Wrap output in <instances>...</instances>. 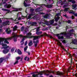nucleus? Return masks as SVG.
<instances>
[{
	"label": "nucleus",
	"mask_w": 77,
	"mask_h": 77,
	"mask_svg": "<svg viewBox=\"0 0 77 77\" xmlns=\"http://www.w3.org/2000/svg\"><path fill=\"white\" fill-rule=\"evenodd\" d=\"M12 36L8 38H7L5 39L3 38H0V45H2V47H3V48H2V49H3V48L6 49V48H8L9 47V46H7V45L6 44H3V42L5 40L4 43H6V44H9V42H8L7 41L8 40H11V39H12L13 38H15L17 36V33H15V32H13L12 34Z\"/></svg>",
	"instance_id": "f257e3e1"
},
{
	"label": "nucleus",
	"mask_w": 77,
	"mask_h": 77,
	"mask_svg": "<svg viewBox=\"0 0 77 77\" xmlns=\"http://www.w3.org/2000/svg\"><path fill=\"white\" fill-rule=\"evenodd\" d=\"M54 22V19H53L50 20V22L48 21H47L45 20H44V22L40 23V24H45L47 26H50V24H53Z\"/></svg>",
	"instance_id": "f03ea898"
},
{
	"label": "nucleus",
	"mask_w": 77,
	"mask_h": 77,
	"mask_svg": "<svg viewBox=\"0 0 77 77\" xmlns=\"http://www.w3.org/2000/svg\"><path fill=\"white\" fill-rule=\"evenodd\" d=\"M26 35L24 36L23 35H19V37L20 38H23L20 42H23L24 40H25V38H30V36H30L32 35V33L29 32L27 33Z\"/></svg>",
	"instance_id": "7ed1b4c3"
},
{
	"label": "nucleus",
	"mask_w": 77,
	"mask_h": 77,
	"mask_svg": "<svg viewBox=\"0 0 77 77\" xmlns=\"http://www.w3.org/2000/svg\"><path fill=\"white\" fill-rule=\"evenodd\" d=\"M72 32H74V30L71 29L69 31V32L67 33V35L66 36V38L67 39H69V38H71V37H70V36H71L72 34L71 33Z\"/></svg>",
	"instance_id": "20e7f679"
},
{
	"label": "nucleus",
	"mask_w": 77,
	"mask_h": 77,
	"mask_svg": "<svg viewBox=\"0 0 77 77\" xmlns=\"http://www.w3.org/2000/svg\"><path fill=\"white\" fill-rule=\"evenodd\" d=\"M39 30H40V29L39 28H37V29L36 30V34L37 35H41L42 33V31L39 32Z\"/></svg>",
	"instance_id": "39448f33"
},
{
	"label": "nucleus",
	"mask_w": 77,
	"mask_h": 77,
	"mask_svg": "<svg viewBox=\"0 0 77 77\" xmlns=\"http://www.w3.org/2000/svg\"><path fill=\"white\" fill-rule=\"evenodd\" d=\"M33 38V40L34 41V40H36V39H38L40 38V36H31L30 37V38Z\"/></svg>",
	"instance_id": "423d86ee"
},
{
	"label": "nucleus",
	"mask_w": 77,
	"mask_h": 77,
	"mask_svg": "<svg viewBox=\"0 0 77 77\" xmlns=\"http://www.w3.org/2000/svg\"><path fill=\"white\" fill-rule=\"evenodd\" d=\"M2 24L3 26L9 25V24H10V22H9V20H8L5 21V22H4L2 23Z\"/></svg>",
	"instance_id": "0eeeda50"
},
{
	"label": "nucleus",
	"mask_w": 77,
	"mask_h": 77,
	"mask_svg": "<svg viewBox=\"0 0 77 77\" xmlns=\"http://www.w3.org/2000/svg\"><path fill=\"white\" fill-rule=\"evenodd\" d=\"M33 43L34 44L35 47H37L38 46V43H39V40H36V42L34 41H33Z\"/></svg>",
	"instance_id": "6e6552de"
},
{
	"label": "nucleus",
	"mask_w": 77,
	"mask_h": 77,
	"mask_svg": "<svg viewBox=\"0 0 77 77\" xmlns=\"http://www.w3.org/2000/svg\"><path fill=\"white\" fill-rule=\"evenodd\" d=\"M4 7L5 8H10L11 7V5L10 4L8 5L7 4H6L5 5H4Z\"/></svg>",
	"instance_id": "1a4fd4ad"
},
{
	"label": "nucleus",
	"mask_w": 77,
	"mask_h": 77,
	"mask_svg": "<svg viewBox=\"0 0 77 77\" xmlns=\"http://www.w3.org/2000/svg\"><path fill=\"white\" fill-rule=\"evenodd\" d=\"M58 43H59V45L60 46L61 48L63 49V50H64L65 51H66V50L65 49V48L64 47H63V46L62 45V43L60 42H58Z\"/></svg>",
	"instance_id": "9d476101"
},
{
	"label": "nucleus",
	"mask_w": 77,
	"mask_h": 77,
	"mask_svg": "<svg viewBox=\"0 0 77 77\" xmlns=\"http://www.w3.org/2000/svg\"><path fill=\"white\" fill-rule=\"evenodd\" d=\"M77 44V39H75L72 41V42L71 43V44Z\"/></svg>",
	"instance_id": "9b49d317"
},
{
	"label": "nucleus",
	"mask_w": 77,
	"mask_h": 77,
	"mask_svg": "<svg viewBox=\"0 0 77 77\" xmlns=\"http://www.w3.org/2000/svg\"><path fill=\"white\" fill-rule=\"evenodd\" d=\"M18 29V26L17 25H15L13 28V30L14 32H15V30H17Z\"/></svg>",
	"instance_id": "f8f14e48"
},
{
	"label": "nucleus",
	"mask_w": 77,
	"mask_h": 77,
	"mask_svg": "<svg viewBox=\"0 0 77 77\" xmlns=\"http://www.w3.org/2000/svg\"><path fill=\"white\" fill-rule=\"evenodd\" d=\"M45 1L48 3H53L54 2L53 0H45Z\"/></svg>",
	"instance_id": "ddd939ff"
},
{
	"label": "nucleus",
	"mask_w": 77,
	"mask_h": 77,
	"mask_svg": "<svg viewBox=\"0 0 77 77\" xmlns=\"http://www.w3.org/2000/svg\"><path fill=\"white\" fill-rule=\"evenodd\" d=\"M10 30V29H7L5 31L7 32V34H10L11 32V31H9Z\"/></svg>",
	"instance_id": "4468645a"
},
{
	"label": "nucleus",
	"mask_w": 77,
	"mask_h": 77,
	"mask_svg": "<svg viewBox=\"0 0 77 77\" xmlns=\"http://www.w3.org/2000/svg\"><path fill=\"white\" fill-rule=\"evenodd\" d=\"M31 25L32 26H35L36 25V22H31Z\"/></svg>",
	"instance_id": "2eb2a0df"
},
{
	"label": "nucleus",
	"mask_w": 77,
	"mask_h": 77,
	"mask_svg": "<svg viewBox=\"0 0 77 77\" xmlns=\"http://www.w3.org/2000/svg\"><path fill=\"white\" fill-rule=\"evenodd\" d=\"M50 15H51V14H50L49 15L48 14H46L44 16V17L45 18H48V17H50V16H49Z\"/></svg>",
	"instance_id": "dca6fc26"
},
{
	"label": "nucleus",
	"mask_w": 77,
	"mask_h": 77,
	"mask_svg": "<svg viewBox=\"0 0 77 77\" xmlns=\"http://www.w3.org/2000/svg\"><path fill=\"white\" fill-rule=\"evenodd\" d=\"M9 49H5L3 50V52L5 54H6V53H7L9 52Z\"/></svg>",
	"instance_id": "f3484780"
},
{
	"label": "nucleus",
	"mask_w": 77,
	"mask_h": 77,
	"mask_svg": "<svg viewBox=\"0 0 77 77\" xmlns=\"http://www.w3.org/2000/svg\"><path fill=\"white\" fill-rule=\"evenodd\" d=\"M5 60V59L4 58H0V63H2Z\"/></svg>",
	"instance_id": "a211bd4d"
},
{
	"label": "nucleus",
	"mask_w": 77,
	"mask_h": 77,
	"mask_svg": "<svg viewBox=\"0 0 77 77\" xmlns=\"http://www.w3.org/2000/svg\"><path fill=\"white\" fill-rule=\"evenodd\" d=\"M63 73L60 72H57V75H63Z\"/></svg>",
	"instance_id": "6ab92c4d"
},
{
	"label": "nucleus",
	"mask_w": 77,
	"mask_h": 77,
	"mask_svg": "<svg viewBox=\"0 0 77 77\" xmlns=\"http://www.w3.org/2000/svg\"><path fill=\"white\" fill-rule=\"evenodd\" d=\"M2 11H5L6 12H9V11H10V10H9L6 9L4 8H2Z\"/></svg>",
	"instance_id": "aec40b11"
},
{
	"label": "nucleus",
	"mask_w": 77,
	"mask_h": 77,
	"mask_svg": "<svg viewBox=\"0 0 77 77\" xmlns=\"http://www.w3.org/2000/svg\"><path fill=\"white\" fill-rule=\"evenodd\" d=\"M33 45V43L32 42V40H30L28 44L29 46H32Z\"/></svg>",
	"instance_id": "412c9836"
},
{
	"label": "nucleus",
	"mask_w": 77,
	"mask_h": 77,
	"mask_svg": "<svg viewBox=\"0 0 77 77\" xmlns=\"http://www.w3.org/2000/svg\"><path fill=\"white\" fill-rule=\"evenodd\" d=\"M72 7L73 9H75L76 7H77V5L76 4L72 5Z\"/></svg>",
	"instance_id": "4be33fe9"
},
{
	"label": "nucleus",
	"mask_w": 77,
	"mask_h": 77,
	"mask_svg": "<svg viewBox=\"0 0 77 77\" xmlns=\"http://www.w3.org/2000/svg\"><path fill=\"white\" fill-rule=\"evenodd\" d=\"M43 10H41L40 8H38L35 9V11L38 12H39V11H42Z\"/></svg>",
	"instance_id": "5701e85b"
},
{
	"label": "nucleus",
	"mask_w": 77,
	"mask_h": 77,
	"mask_svg": "<svg viewBox=\"0 0 77 77\" xmlns=\"http://www.w3.org/2000/svg\"><path fill=\"white\" fill-rule=\"evenodd\" d=\"M45 7L47 8H51L52 7V5H45Z\"/></svg>",
	"instance_id": "b1692460"
},
{
	"label": "nucleus",
	"mask_w": 77,
	"mask_h": 77,
	"mask_svg": "<svg viewBox=\"0 0 77 77\" xmlns=\"http://www.w3.org/2000/svg\"><path fill=\"white\" fill-rule=\"evenodd\" d=\"M64 37L63 36H58V39H63L64 38Z\"/></svg>",
	"instance_id": "393cba45"
},
{
	"label": "nucleus",
	"mask_w": 77,
	"mask_h": 77,
	"mask_svg": "<svg viewBox=\"0 0 77 77\" xmlns=\"http://www.w3.org/2000/svg\"><path fill=\"white\" fill-rule=\"evenodd\" d=\"M24 5L26 7H27V6H30V4H26V3H25V1L24 2Z\"/></svg>",
	"instance_id": "a878e982"
},
{
	"label": "nucleus",
	"mask_w": 77,
	"mask_h": 77,
	"mask_svg": "<svg viewBox=\"0 0 77 77\" xmlns=\"http://www.w3.org/2000/svg\"><path fill=\"white\" fill-rule=\"evenodd\" d=\"M17 53L19 54L20 55L22 54V52L20 50V49H18L17 50Z\"/></svg>",
	"instance_id": "bb28decb"
},
{
	"label": "nucleus",
	"mask_w": 77,
	"mask_h": 77,
	"mask_svg": "<svg viewBox=\"0 0 77 77\" xmlns=\"http://www.w3.org/2000/svg\"><path fill=\"white\" fill-rule=\"evenodd\" d=\"M21 9L19 8V9H17V8H14V11H18L19 10H20Z\"/></svg>",
	"instance_id": "cd10ccee"
},
{
	"label": "nucleus",
	"mask_w": 77,
	"mask_h": 77,
	"mask_svg": "<svg viewBox=\"0 0 77 77\" xmlns=\"http://www.w3.org/2000/svg\"><path fill=\"white\" fill-rule=\"evenodd\" d=\"M69 2H72V3H75V1L74 0H69Z\"/></svg>",
	"instance_id": "c85d7f7f"
},
{
	"label": "nucleus",
	"mask_w": 77,
	"mask_h": 77,
	"mask_svg": "<svg viewBox=\"0 0 77 77\" xmlns=\"http://www.w3.org/2000/svg\"><path fill=\"white\" fill-rule=\"evenodd\" d=\"M32 15H33V14H29V16L28 17V19H30L31 18V16H32Z\"/></svg>",
	"instance_id": "c756f323"
},
{
	"label": "nucleus",
	"mask_w": 77,
	"mask_h": 77,
	"mask_svg": "<svg viewBox=\"0 0 77 77\" xmlns=\"http://www.w3.org/2000/svg\"><path fill=\"white\" fill-rule=\"evenodd\" d=\"M59 18H60V17H57V18H55V21H56V22H57V20H58Z\"/></svg>",
	"instance_id": "7c9ffc66"
},
{
	"label": "nucleus",
	"mask_w": 77,
	"mask_h": 77,
	"mask_svg": "<svg viewBox=\"0 0 77 77\" xmlns=\"http://www.w3.org/2000/svg\"><path fill=\"white\" fill-rule=\"evenodd\" d=\"M66 2V0H62V1L61 2V3L63 4H64Z\"/></svg>",
	"instance_id": "2f4dec72"
},
{
	"label": "nucleus",
	"mask_w": 77,
	"mask_h": 77,
	"mask_svg": "<svg viewBox=\"0 0 77 77\" xmlns=\"http://www.w3.org/2000/svg\"><path fill=\"white\" fill-rule=\"evenodd\" d=\"M61 41L63 43V44H66V41H65V40H61Z\"/></svg>",
	"instance_id": "473e14b6"
},
{
	"label": "nucleus",
	"mask_w": 77,
	"mask_h": 77,
	"mask_svg": "<svg viewBox=\"0 0 77 77\" xmlns=\"http://www.w3.org/2000/svg\"><path fill=\"white\" fill-rule=\"evenodd\" d=\"M20 59H21V57H17L16 58V60H20Z\"/></svg>",
	"instance_id": "72a5a7b5"
},
{
	"label": "nucleus",
	"mask_w": 77,
	"mask_h": 77,
	"mask_svg": "<svg viewBox=\"0 0 77 77\" xmlns=\"http://www.w3.org/2000/svg\"><path fill=\"white\" fill-rule=\"evenodd\" d=\"M27 48H28V47L27 46H26V47H25L24 48V51H26V50H27Z\"/></svg>",
	"instance_id": "f704fd0d"
},
{
	"label": "nucleus",
	"mask_w": 77,
	"mask_h": 77,
	"mask_svg": "<svg viewBox=\"0 0 77 77\" xmlns=\"http://www.w3.org/2000/svg\"><path fill=\"white\" fill-rule=\"evenodd\" d=\"M38 74H33L32 75V76L33 77H35L36 76H38Z\"/></svg>",
	"instance_id": "c9c22d12"
},
{
	"label": "nucleus",
	"mask_w": 77,
	"mask_h": 77,
	"mask_svg": "<svg viewBox=\"0 0 77 77\" xmlns=\"http://www.w3.org/2000/svg\"><path fill=\"white\" fill-rule=\"evenodd\" d=\"M71 21L69 20H68L67 21V23H69V24H71Z\"/></svg>",
	"instance_id": "e433bc0d"
},
{
	"label": "nucleus",
	"mask_w": 77,
	"mask_h": 77,
	"mask_svg": "<svg viewBox=\"0 0 77 77\" xmlns=\"http://www.w3.org/2000/svg\"><path fill=\"white\" fill-rule=\"evenodd\" d=\"M24 26L22 27L21 28V29L22 32H23V30H24Z\"/></svg>",
	"instance_id": "4c0bfd02"
},
{
	"label": "nucleus",
	"mask_w": 77,
	"mask_h": 77,
	"mask_svg": "<svg viewBox=\"0 0 77 77\" xmlns=\"http://www.w3.org/2000/svg\"><path fill=\"white\" fill-rule=\"evenodd\" d=\"M60 15V13H58L56 15V16H57V17H59V15Z\"/></svg>",
	"instance_id": "58836bf2"
},
{
	"label": "nucleus",
	"mask_w": 77,
	"mask_h": 77,
	"mask_svg": "<svg viewBox=\"0 0 77 77\" xmlns=\"http://www.w3.org/2000/svg\"><path fill=\"white\" fill-rule=\"evenodd\" d=\"M18 63V61L17 60V61H16L15 63H14V65H15L16 64H17Z\"/></svg>",
	"instance_id": "ea45409f"
},
{
	"label": "nucleus",
	"mask_w": 77,
	"mask_h": 77,
	"mask_svg": "<svg viewBox=\"0 0 77 77\" xmlns=\"http://www.w3.org/2000/svg\"><path fill=\"white\" fill-rule=\"evenodd\" d=\"M69 14H74V11H70L69 12Z\"/></svg>",
	"instance_id": "a19ab883"
},
{
	"label": "nucleus",
	"mask_w": 77,
	"mask_h": 77,
	"mask_svg": "<svg viewBox=\"0 0 77 77\" xmlns=\"http://www.w3.org/2000/svg\"><path fill=\"white\" fill-rule=\"evenodd\" d=\"M42 75V72H40L38 73V75Z\"/></svg>",
	"instance_id": "79ce46f5"
},
{
	"label": "nucleus",
	"mask_w": 77,
	"mask_h": 77,
	"mask_svg": "<svg viewBox=\"0 0 77 77\" xmlns=\"http://www.w3.org/2000/svg\"><path fill=\"white\" fill-rule=\"evenodd\" d=\"M30 11H31V12H33V11H34V9H31Z\"/></svg>",
	"instance_id": "37998d69"
},
{
	"label": "nucleus",
	"mask_w": 77,
	"mask_h": 77,
	"mask_svg": "<svg viewBox=\"0 0 77 77\" xmlns=\"http://www.w3.org/2000/svg\"><path fill=\"white\" fill-rule=\"evenodd\" d=\"M73 14L74 15V16H75V17H77V13L76 14L73 13Z\"/></svg>",
	"instance_id": "c03bdc74"
},
{
	"label": "nucleus",
	"mask_w": 77,
	"mask_h": 77,
	"mask_svg": "<svg viewBox=\"0 0 77 77\" xmlns=\"http://www.w3.org/2000/svg\"><path fill=\"white\" fill-rule=\"evenodd\" d=\"M27 44V41H26L25 42L24 45H26Z\"/></svg>",
	"instance_id": "a18cd8bd"
},
{
	"label": "nucleus",
	"mask_w": 77,
	"mask_h": 77,
	"mask_svg": "<svg viewBox=\"0 0 77 77\" xmlns=\"http://www.w3.org/2000/svg\"><path fill=\"white\" fill-rule=\"evenodd\" d=\"M68 8H65L64 9V11H68Z\"/></svg>",
	"instance_id": "49530a36"
},
{
	"label": "nucleus",
	"mask_w": 77,
	"mask_h": 77,
	"mask_svg": "<svg viewBox=\"0 0 77 77\" xmlns=\"http://www.w3.org/2000/svg\"><path fill=\"white\" fill-rule=\"evenodd\" d=\"M26 2H27V3H30V2H31V1H30L29 0H27L26 1Z\"/></svg>",
	"instance_id": "de8ad7c7"
},
{
	"label": "nucleus",
	"mask_w": 77,
	"mask_h": 77,
	"mask_svg": "<svg viewBox=\"0 0 77 77\" xmlns=\"http://www.w3.org/2000/svg\"><path fill=\"white\" fill-rule=\"evenodd\" d=\"M11 51H14V48H12L11 50Z\"/></svg>",
	"instance_id": "09e8293b"
},
{
	"label": "nucleus",
	"mask_w": 77,
	"mask_h": 77,
	"mask_svg": "<svg viewBox=\"0 0 77 77\" xmlns=\"http://www.w3.org/2000/svg\"><path fill=\"white\" fill-rule=\"evenodd\" d=\"M53 26H56L57 25V23H55L54 24H52Z\"/></svg>",
	"instance_id": "8fccbe9b"
},
{
	"label": "nucleus",
	"mask_w": 77,
	"mask_h": 77,
	"mask_svg": "<svg viewBox=\"0 0 77 77\" xmlns=\"http://www.w3.org/2000/svg\"><path fill=\"white\" fill-rule=\"evenodd\" d=\"M18 20H21V18L19 17L18 18Z\"/></svg>",
	"instance_id": "3c124183"
},
{
	"label": "nucleus",
	"mask_w": 77,
	"mask_h": 77,
	"mask_svg": "<svg viewBox=\"0 0 77 77\" xmlns=\"http://www.w3.org/2000/svg\"><path fill=\"white\" fill-rule=\"evenodd\" d=\"M46 72H48V73H51V72H50V71H48V70H47Z\"/></svg>",
	"instance_id": "603ef678"
},
{
	"label": "nucleus",
	"mask_w": 77,
	"mask_h": 77,
	"mask_svg": "<svg viewBox=\"0 0 77 77\" xmlns=\"http://www.w3.org/2000/svg\"><path fill=\"white\" fill-rule=\"evenodd\" d=\"M44 34L45 35H46V36H48L47 34V33L46 32H44Z\"/></svg>",
	"instance_id": "864d4df0"
},
{
	"label": "nucleus",
	"mask_w": 77,
	"mask_h": 77,
	"mask_svg": "<svg viewBox=\"0 0 77 77\" xmlns=\"http://www.w3.org/2000/svg\"><path fill=\"white\" fill-rule=\"evenodd\" d=\"M27 57H26L25 58L24 60H27Z\"/></svg>",
	"instance_id": "5fc2aeb1"
},
{
	"label": "nucleus",
	"mask_w": 77,
	"mask_h": 77,
	"mask_svg": "<svg viewBox=\"0 0 77 77\" xmlns=\"http://www.w3.org/2000/svg\"><path fill=\"white\" fill-rule=\"evenodd\" d=\"M64 17H66V18H67V16H66V15L65 14L63 15Z\"/></svg>",
	"instance_id": "6e6d98bb"
},
{
	"label": "nucleus",
	"mask_w": 77,
	"mask_h": 77,
	"mask_svg": "<svg viewBox=\"0 0 77 77\" xmlns=\"http://www.w3.org/2000/svg\"><path fill=\"white\" fill-rule=\"evenodd\" d=\"M39 14H41V15H43V14H44V13L41 12L39 13Z\"/></svg>",
	"instance_id": "4d7b16f0"
},
{
	"label": "nucleus",
	"mask_w": 77,
	"mask_h": 77,
	"mask_svg": "<svg viewBox=\"0 0 77 77\" xmlns=\"http://www.w3.org/2000/svg\"><path fill=\"white\" fill-rule=\"evenodd\" d=\"M15 23L16 24H19V22H17Z\"/></svg>",
	"instance_id": "13d9d810"
},
{
	"label": "nucleus",
	"mask_w": 77,
	"mask_h": 77,
	"mask_svg": "<svg viewBox=\"0 0 77 77\" xmlns=\"http://www.w3.org/2000/svg\"><path fill=\"white\" fill-rule=\"evenodd\" d=\"M24 18H25V17H22V19H24Z\"/></svg>",
	"instance_id": "bf43d9fd"
},
{
	"label": "nucleus",
	"mask_w": 77,
	"mask_h": 77,
	"mask_svg": "<svg viewBox=\"0 0 77 77\" xmlns=\"http://www.w3.org/2000/svg\"><path fill=\"white\" fill-rule=\"evenodd\" d=\"M2 22V20L0 18V23H1Z\"/></svg>",
	"instance_id": "052dcab7"
},
{
	"label": "nucleus",
	"mask_w": 77,
	"mask_h": 77,
	"mask_svg": "<svg viewBox=\"0 0 77 77\" xmlns=\"http://www.w3.org/2000/svg\"><path fill=\"white\" fill-rule=\"evenodd\" d=\"M69 56L70 57H72V56L71 55V54H69Z\"/></svg>",
	"instance_id": "680f3d73"
},
{
	"label": "nucleus",
	"mask_w": 77,
	"mask_h": 77,
	"mask_svg": "<svg viewBox=\"0 0 77 77\" xmlns=\"http://www.w3.org/2000/svg\"><path fill=\"white\" fill-rule=\"evenodd\" d=\"M74 17L73 16H72V19H74Z\"/></svg>",
	"instance_id": "e2e57ef3"
},
{
	"label": "nucleus",
	"mask_w": 77,
	"mask_h": 77,
	"mask_svg": "<svg viewBox=\"0 0 77 77\" xmlns=\"http://www.w3.org/2000/svg\"><path fill=\"white\" fill-rule=\"evenodd\" d=\"M23 57H22V58H21V61H22V60H23Z\"/></svg>",
	"instance_id": "0e129e2a"
},
{
	"label": "nucleus",
	"mask_w": 77,
	"mask_h": 77,
	"mask_svg": "<svg viewBox=\"0 0 77 77\" xmlns=\"http://www.w3.org/2000/svg\"><path fill=\"white\" fill-rule=\"evenodd\" d=\"M14 41L15 42H16V41H17V39H14Z\"/></svg>",
	"instance_id": "69168bd1"
},
{
	"label": "nucleus",
	"mask_w": 77,
	"mask_h": 77,
	"mask_svg": "<svg viewBox=\"0 0 77 77\" xmlns=\"http://www.w3.org/2000/svg\"><path fill=\"white\" fill-rule=\"evenodd\" d=\"M75 76L76 77L77 76V73L75 74Z\"/></svg>",
	"instance_id": "338daca9"
},
{
	"label": "nucleus",
	"mask_w": 77,
	"mask_h": 77,
	"mask_svg": "<svg viewBox=\"0 0 77 77\" xmlns=\"http://www.w3.org/2000/svg\"><path fill=\"white\" fill-rule=\"evenodd\" d=\"M49 77H53V76L52 75H51Z\"/></svg>",
	"instance_id": "774afa93"
}]
</instances>
